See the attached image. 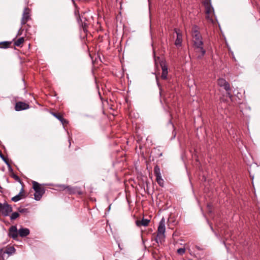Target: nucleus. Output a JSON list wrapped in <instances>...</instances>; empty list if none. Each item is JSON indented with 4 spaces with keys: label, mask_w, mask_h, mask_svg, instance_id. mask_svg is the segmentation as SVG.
<instances>
[{
    "label": "nucleus",
    "mask_w": 260,
    "mask_h": 260,
    "mask_svg": "<svg viewBox=\"0 0 260 260\" xmlns=\"http://www.w3.org/2000/svg\"><path fill=\"white\" fill-rule=\"evenodd\" d=\"M174 31L177 35V38L175 41V45L177 47H180L182 46V35L180 30L175 28Z\"/></svg>",
    "instance_id": "9d476101"
},
{
    "label": "nucleus",
    "mask_w": 260,
    "mask_h": 260,
    "mask_svg": "<svg viewBox=\"0 0 260 260\" xmlns=\"http://www.w3.org/2000/svg\"><path fill=\"white\" fill-rule=\"evenodd\" d=\"M56 186L58 187V189L59 190L63 191L66 190L67 185L64 184H58Z\"/></svg>",
    "instance_id": "b1692460"
},
{
    "label": "nucleus",
    "mask_w": 260,
    "mask_h": 260,
    "mask_svg": "<svg viewBox=\"0 0 260 260\" xmlns=\"http://www.w3.org/2000/svg\"><path fill=\"white\" fill-rule=\"evenodd\" d=\"M218 85L223 87L226 91L230 97L232 96L231 93L229 92L231 90L230 84L223 78H220L218 80Z\"/></svg>",
    "instance_id": "0eeeda50"
},
{
    "label": "nucleus",
    "mask_w": 260,
    "mask_h": 260,
    "mask_svg": "<svg viewBox=\"0 0 260 260\" xmlns=\"http://www.w3.org/2000/svg\"><path fill=\"white\" fill-rule=\"evenodd\" d=\"M18 211H19V213H21L27 214L28 213V210L27 209L22 207H19L18 209Z\"/></svg>",
    "instance_id": "5701e85b"
},
{
    "label": "nucleus",
    "mask_w": 260,
    "mask_h": 260,
    "mask_svg": "<svg viewBox=\"0 0 260 260\" xmlns=\"http://www.w3.org/2000/svg\"><path fill=\"white\" fill-rule=\"evenodd\" d=\"M160 66L162 71H168L167 66L165 62H161Z\"/></svg>",
    "instance_id": "cd10ccee"
},
{
    "label": "nucleus",
    "mask_w": 260,
    "mask_h": 260,
    "mask_svg": "<svg viewBox=\"0 0 260 260\" xmlns=\"http://www.w3.org/2000/svg\"><path fill=\"white\" fill-rule=\"evenodd\" d=\"M0 157L3 159V160L6 164L8 167L9 168V169L11 171H12V167L9 162L7 159L4 156V155L2 154V152L0 151Z\"/></svg>",
    "instance_id": "6ab92c4d"
},
{
    "label": "nucleus",
    "mask_w": 260,
    "mask_h": 260,
    "mask_svg": "<svg viewBox=\"0 0 260 260\" xmlns=\"http://www.w3.org/2000/svg\"><path fill=\"white\" fill-rule=\"evenodd\" d=\"M66 190L69 194H74L77 191V188L72 187L71 186L67 185V189Z\"/></svg>",
    "instance_id": "a211bd4d"
},
{
    "label": "nucleus",
    "mask_w": 260,
    "mask_h": 260,
    "mask_svg": "<svg viewBox=\"0 0 260 260\" xmlns=\"http://www.w3.org/2000/svg\"><path fill=\"white\" fill-rule=\"evenodd\" d=\"M78 22L80 25V27L81 29H82L83 31L86 33L87 32V27H88V24L86 22L87 19L85 17H80V16H79L78 19Z\"/></svg>",
    "instance_id": "1a4fd4ad"
},
{
    "label": "nucleus",
    "mask_w": 260,
    "mask_h": 260,
    "mask_svg": "<svg viewBox=\"0 0 260 260\" xmlns=\"http://www.w3.org/2000/svg\"><path fill=\"white\" fill-rule=\"evenodd\" d=\"M15 252V249L13 246L8 247L6 250H4V254L5 255L6 254L9 255L12 254Z\"/></svg>",
    "instance_id": "f3484780"
},
{
    "label": "nucleus",
    "mask_w": 260,
    "mask_h": 260,
    "mask_svg": "<svg viewBox=\"0 0 260 260\" xmlns=\"http://www.w3.org/2000/svg\"><path fill=\"white\" fill-rule=\"evenodd\" d=\"M165 219L163 217L159 221L157 229V235L155 238V240L157 243H161L162 241H164V239L165 238Z\"/></svg>",
    "instance_id": "f03ea898"
},
{
    "label": "nucleus",
    "mask_w": 260,
    "mask_h": 260,
    "mask_svg": "<svg viewBox=\"0 0 260 260\" xmlns=\"http://www.w3.org/2000/svg\"><path fill=\"white\" fill-rule=\"evenodd\" d=\"M203 4L205 8L206 19L213 22L212 15L214 14V9L211 5V0H204Z\"/></svg>",
    "instance_id": "20e7f679"
},
{
    "label": "nucleus",
    "mask_w": 260,
    "mask_h": 260,
    "mask_svg": "<svg viewBox=\"0 0 260 260\" xmlns=\"http://www.w3.org/2000/svg\"><path fill=\"white\" fill-rule=\"evenodd\" d=\"M5 259V255L4 254V249H0V260Z\"/></svg>",
    "instance_id": "c85d7f7f"
},
{
    "label": "nucleus",
    "mask_w": 260,
    "mask_h": 260,
    "mask_svg": "<svg viewBox=\"0 0 260 260\" xmlns=\"http://www.w3.org/2000/svg\"><path fill=\"white\" fill-rule=\"evenodd\" d=\"M29 230L27 228H20L18 230V233L20 237H25L29 234Z\"/></svg>",
    "instance_id": "4468645a"
},
{
    "label": "nucleus",
    "mask_w": 260,
    "mask_h": 260,
    "mask_svg": "<svg viewBox=\"0 0 260 260\" xmlns=\"http://www.w3.org/2000/svg\"><path fill=\"white\" fill-rule=\"evenodd\" d=\"M161 155H162V153H160V154L159 155V156H161Z\"/></svg>",
    "instance_id": "2f4dec72"
},
{
    "label": "nucleus",
    "mask_w": 260,
    "mask_h": 260,
    "mask_svg": "<svg viewBox=\"0 0 260 260\" xmlns=\"http://www.w3.org/2000/svg\"><path fill=\"white\" fill-rule=\"evenodd\" d=\"M11 43L12 42H10V41L2 42L0 43V45H1L0 48H4V49L8 48L9 47V46L11 45Z\"/></svg>",
    "instance_id": "aec40b11"
},
{
    "label": "nucleus",
    "mask_w": 260,
    "mask_h": 260,
    "mask_svg": "<svg viewBox=\"0 0 260 260\" xmlns=\"http://www.w3.org/2000/svg\"><path fill=\"white\" fill-rule=\"evenodd\" d=\"M192 38L193 47L197 53V57L201 58L206 53V50L203 48L202 37L197 26H193L192 30Z\"/></svg>",
    "instance_id": "f257e3e1"
},
{
    "label": "nucleus",
    "mask_w": 260,
    "mask_h": 260,
    "mask_svg": "<svg viewBox=\"0 0 260 260\" xmlns=\"http://www.w3.org/2000/svg\"><path fill=\"white\" fill-rule=\"evenodd\" d=\"M52 115L58 119L63 125L68 123V121L66 120L60 113L52 112Z\"/></svg>",
    "instance_id": "ddd939ff"
},
{
    "label": "nucleus",
    "mask_w": 260,
    "mask_h": 260,
    "mask_svg": "<svg viewBox=\"0 0 260 260\" xmlns=\"http://www.w3.org/2000/svg\"><path fill=\"white\" fill-rule=\"evenodd\" d=\"M111 206V205H109V210L110 209Z\"/></svg>",
    "instance_id": "7c9ffc66"
},
{
    "label": "nucleus",
    "mask_w": 260,
    "mask_h": 260,
    "mask_svg": "<svg viewBox=\"0 0 260 260\" xmlns=\"http://www.w3.org/2000/svg\"><path fill=\"white\" fill-rule=\"evenodd\" d=\"M32 187L35 191L34 198L36 201H39L45 193V188L36 181L32 182Z\"/></svg>",
    "instance_id": "7ed1b4c3"
},
{
    "label": "nucleus",
    "mask_w": 260,
    "mask_h": 260,
    "mask_svg": "<svg viewBox=\"0 0 260 260\" xmlns=\"http://www.w3.org/2000/svg\"><path fill=\"white\" fill-rule=\"evenodd\" d=\"M175 136H176V133H175L174 134L173 133V137L172 139H174Z\"/></svg>",
    "instance_id": "c756f323"
},
{
    "label": "nucleus",
    "mask_w": 260,
    "mask_h": 260,
    "mask_svg": "<svg viewBox=\"0 0 260 260\" xmlns=\"http://www.w3.org/2000/svg\"><path fill=\"white\" fill-rule=\"evenodd\" d=\"M18 231L16 226H12L9 229V236L13 239H16L18 237Z\"/></svg>",
    "instance_id": "f8f14e48"
},
{
    "label": "nucleus",
    "mask_w": 260,
    "mask_h": 260,
    "mask_svg": "<svg viewBox=\"0 0 260 260\" xmlns=\"http://www.w3.org/2000/svg\"><path fill=\"white\" fill-rule=\"evenodd\" d=\"M177 253L179 255H183L185 252V248H180L177 250Z\"/></svg>",
    "instance_id": "393cba45"
},
{
    "label": "nucleus",
    "mask_w": 260,
    "mask_h": 260,
    "mask_svg": "<svg viewBox=\"0 0 260 260\" xmlns=\"http://www.w3.org/2000/svg\"><path fill=\"white\" fill-rule=\"evenodd\" d=\"M150 222V220L143 218L141 220H137L136 221V225L138 226H141L142 225L146 226H147Z\"/></svg>",
    "instance_id": "2eb2a0df"
},
{
    "label": "nucleus",
    "mask_w": 260,
    "mask_h": 260,
    "mask_svg": "<svg viewBox=\"0 0 260 260\" xmlns=\"http://www.w3.org/2000/svg\"><path fill=\"white\" fill-rule=\"evenodd\" d=\"M19 216V214L18 212H13L10 216V219L12 220L16 219Z\"/></svg>",
    "instance_id": "4be33fe9"
},
{
    "label": "nucleus",
    "mask_w": 260,
    "mask_h": 260,
    "mask_svg": "<svg viewBox=\"0 0 260 260\" xmlns=\"http://www.w3.org/2000/svg\"><path fill=\"white\" fill-rule=\"evenodd\" d=\"M168 71H162L161 77L162 79H167Z\"/></svg>",
    "instance_id": "a878e982"
},
{
    "label": "nucleus",
    "mask_w": 260,
    "mask_h": 260,
    "mask_svg": "<svg viewBox=\"0 0 260 260\" xmlns=\"http://www.w3.org/2000/svg\"><path fill=\"white\" fill-rule=\"evenodd\" d=\"M23 189L21 188L20 192L17 195L13 197L12 198V199H11L12 201L14 202H17L19 201V200H20L23 196Z\"/></svg>",
    "instance_id": "dca6fc26"
},
{
    "label": "nucleus",
    "mask_w": 260,
    "mask_h": 260,
    "mask_svg": "<svg viewBox=\"0 0 260 260\" xmlns=\"http://www.w3.org/2000/svg\"><path fill=\"white\" fill-rule=\"evenodd\" d=\"M30 12V11L29 8H24L21 20V25L25 24L28 20H29L31 19Z\"/></svg>",
    "instance_id": "6e6552de"
},
{
    "label": "nucleus",
    "mask_w": 260,
    "mask_h": 260,
    "mask_svg": "<svg viewBox=\"0 0 260 260\" xmlns=\"http://www.w3.org/2000/svg\"><path fill=\"white\" fill-rule=\"evenodd\" d=\"M29 106L28 104L22 102H17L15 104V109L17 111L24 110L28 109Z\"/></svg>",
    "instance_id": "9b49d317"
},
{
    "label": "nucleus",
    "mask_w": 260,
    "mask_h": 260,
    "mask_svg": "<svg viewBox=\"0 0 260 260\" xmlns=\"http://www.w3.org/2000/svg\"><path fill=\"white\" fill-rule=\"evenodd\" d=\"M24 38L21 37L15 42L14 45L16 46L20 47V46H21L22 44L24 43Z\"/></svg>",
    "instance_id": "412c9836"
},
{
    "label": "nucleus",
    "mask_w": 260,
    "mask_h": 260,
    "mask_svg": "<svg viewBox=\"0 0 260 260\" xmlns=\"http://www.w3.org/2000/svg\"><path fill=\"white\" fill-rule=\"evenodd\" d=\"M154 174L156 177V181L157 183L160 186L163 187L164 185V180L161 177L160 169L157 165L154 167Z\"/></svg>",
    "instance_id": "39448f33"
},
{
    "label": "nucleus",
    "mask_w": 260,
    "mask_h": 260,
    "mask_svg": "<svg viewBox=\"0 0 260 260\" xmlns=\"http://www.w3.org/2000/svg\"><path fill=\"white\" fill-rule=\"evenodd\" d=\"M11 177L13 178H14L16 181H18V182L21 181L19 177V176H17V175H16L15 174H14V173H12V174H11Z\"/></svg>",
    "instance_id": "bb28decb"
},
{
    "label": "nucleus",
    "mask_w": 260,
    "mask_h": 260,
    "mask_svg": "<svg viewBox=\"0 0 260 260\" xmlns=\"http://www.w3.org/2000/svg\"><path fill=\"white\" fill-rule=\"evenodd\" d=\"M12 211L11 205L7 203H0V212L4 216H7Z\"/></svg>",
    "instance_id": "423d86ee"
}]
</instances>
